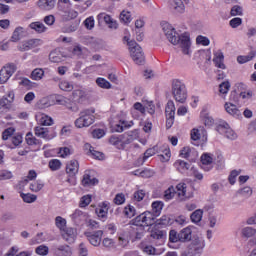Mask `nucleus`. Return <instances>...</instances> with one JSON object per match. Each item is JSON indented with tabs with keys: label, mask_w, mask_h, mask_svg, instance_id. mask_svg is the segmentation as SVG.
Here are the masks:
<instances>
[{
	"label": "nucleus",
	"mask_w": 256,
	"mask_h": 256,
	"mask_svg": "<svg viewBox=\"0 0 256 256\" xmlns=\"http://www.w3.org/2000/svg\"><path fill=\"white\" fill-rule=\"evenodd\" d=\"M95 213L100 221H107V215H109V202H102L95 209Z\"/></svg>",
	"instance_id": "obj_9"
},
{
	"label": "nucleus",
	"mask_w": 256,
	"mask_h": 256,
	"mask_svg": "<svg viewBox=\"0 0 256 256\" xmlns=\"http://www.w3.org/2000/svg\"><path fill=\"white\" fill-rule=\"evenodd\" d=\"M153 155H155L154 150H152V148H148L145 151L143 158L138 159V163H140V165H143V163H145V161H147L149 157H153Z\"/></svg>",
	"instance_id": "obj_44"
},
{
	"label": "nucleus",
	"mask_w": 256,
	"mask_h": 256,
	"mask_svg": "<svg viewBox=\"0 0 256 256\" xmlns=\"http://www.w3.org/2000/svg\"><path fill=\"white\" fill-rule=\"evenodd\" d=\"M83 25L86 27V29H88V31H91L95 28V18L93 16L86 18L83 22Z\"/></svg>",
	"instance_id": "obj_42"
},
{
	"label": "nucleus",
	"mask_w": 256,
	"mask_h": 256,
	"mask_svg": "<svg viewBox=\"0 0 256 256\" xmlns=\"http://www.w3.org/2000/svg\"><path fill=\"white\" fill-rule=\"evenodd\" d=\"M96 85L100 87V89H111V82L105 78L98 77L96 79Z\"/></svg>",
	"instance_id": "obj_35"
},
{
	"label": "nucleus",
	"mask_w": 256,
	"mask_h": 256,
	"mask_svg": "<svg viewBox=\"0 0 256 256\" xmlns=\"http://www.w3.org/2000/svg\"><path fill=\"white\" fill-rule=\"evenodd\" d=\"M43 187H45V185L41 182V180H38L35 183L30 184V190H32L34 193H39V191H41Z\"/></svg>",
	"instance_id": "obj_50"
},
{
	"label": "nucleus",
	"mask_w": 256,
	"mask_h": 256,
	"mask_svg": "<svg viewBox=\"0 0 256 256\" xmlns=\"http://www.w3.org/2000/svg\"><path fill=\"white\" fill-rule=\"evenodd\" d=\"M85 237L93 247H99L101 245V239L103 238V230H97L94 232H85Z\"/></svg>",
	"instance_id": "obj_7"
},
{
	"label": "nucleus",
	"mask_w": 256,
	"mask_h": 256,
	"mask_svg": "<svg viewBox=\"0 0 256 256\" xmlns=\"http://www.w3.org/2000/svg\"><path fill=\"white\" fill-rule=\"evenodd\" d=\"M66 173L70 177H75L79 173V162L77 160H71L66 166Z\"/></svg>",
	"instance_id": "obj_21"
},
{
	"label": "nucleus",
	"mask_w": 256,
	"mask_h": 256,
	"mask_svg": "<svg viewBox=\"0 0 256 256\" xmlns=\"http://www.w3.org/2000/svg\"><path fill=\"white\" fill-rule=\"evenodd\" d=\"M79 29V22H73L64 28L65 33H75Z\"/></svg>",
	"instance_id": "obj_60"
},
{
	"label": "nucleus",
	"mask_w": 256,
	"mask_h": 256,
	"mask_svg": "<svg viewBox=\"0 0 256 256\" xmlns=\"http://www.w3.org/2000/svg\"><path fill=\"white\" fill-rule=\"evenodd\" d=\"M21 199H23L24 203H35L37 201V195L31 193H21Z\"/></svg>",
	"instance_id": "obj_36"
},
{
	"label": "nucleus",
	"mask_w": 256,
	"mask_h": 256,
	"mask_svg": "<svg viewBox=\"0 0 256 256\" xmlns=\"http://www.w3.org/2000/svg\"><path fill=\"white\" fill-rule=\"evenodd\" d=\"M15 133V128L14 127H9L6 128L3 132H2V140L3 141H7V139H9V137H12V135Z\"/></svg>",
	"instance_id": "obj_51"
},
{
	"label": "nucleus",
	"mask_w": 256,
	"mask_h": 256,
	"mask_svg": "<svg viewBox=\"0 0 256 256\" xmlns=\"http://www.w3.org/2000/svg\"><path fill=\"white\" fill-rule=\"evenodd\" d=\"M152 213H154V215L158 216L161 215V211H163V207H165V203H163V201L161 200H156L154 202H152Z\"/></svg>",
	"instance_id": "obj_28"
},
{
	"label": "nucleus",
	"mask_w": 256,
	"mask_h": 256,
	"mask_svg": "<svg viewBox=\"0 0 256 256\" xmlns=\"http://www.w3.org/2000/svg\"><path fill=\"white\" fill-rule=\"evenodd\" d=\"M53 253L56 256H71L73 252L71 251V247L69 245H60L53 248Z\"/></svg>",
	"instance_id": "obj_16"
},
{
	"label": "nucleus",
	"mask_w": 256,
	"mask_h": 256,
	"mask_svg": "<svg viewBox=\"0 0 256 256\" xmlns=\"http://www.w3.org/2000/svg\"><path fill=\"white\" fill-rule=\"evenodd\" d=\"M240 195H243V197H251L253 195V190L251 187L246 186L238 191Z\"/></svg>",
	"instance_id": "obj_61"
},
{
	"label": "nucleus",
	"mask_w": 256,
	"mask_h": 256,
	"mask_svg": "<svg viewBox=\"0 0 256 256\" xmlns=\"http://www.w3.org/2000/svg\"><path fill=\"white\" fill-rule=\"evenodd\" d=\"M144 215V221H145V227H151L153 225L157 226V217L154 212H143Z\"/></svg>",
	"instance_id": "obj_20"
},
{
	"label": "nucleus",
	"mask_w": 256,
	"mask_h": 256,
	"mask_svg": "<svg viewBox=\"0 0 256 256\" xmlns=\"http://www.w3.org/2000/svg\"><path fill=\"white\" fill-rule=\"evenodd\" d=\"M95 123V117L91 116H80L75 120V127L78 129H83V127H89Z\"/></svg>",
	"instance_id": "obj_10"
},
{
	"label": "nucleus",
	"mask_w": 256,
	"mask_h": 256,
	"mask_svg": "<svg viewBox=\"0 0 256 256\" xmlns=\"http://www.w3.org/2000/svg\"><path fill=\"white\" fill-rule=\"evenodd\" d=\"M44 75L45 71L43 69L35 68L31 73V79H33V81H41Z\"/></svg>",
	"instance_id": "obj_34"
},
{
	"label": "nucleus",
	"mask_w": 256,
	"mask_h": 256,
	"mask_svg": "<svg viewBox=\"0 0 256 256\" xmlns=\"http://www.w3.org/2000/svg\"><path fill=\"white\" fill-rule=\"evenodd\" d=\"M136 211L137 210L129 204L124 208V215L125 217H128V219H131L132 217H135Z\"/></svg>",
	"instance_id": "obj_43"
},
{
	"label": "nucleus",
	"mask_w": 256,
	"mask_h": 256,
	"mask_svg": "<svg viewBox=\"0 0 256 256\" xmlns=\"http://www.w3.org/2000/svg\"><path fill=\"white\" fill-rule=\"evenodd\" d=\"M35 252L37 253V255H49V247H47L46 245H40L36 248Z\"/></svg>",
	"instance_id": "obj_57"
},
{
	"label": "nucleus",
	"mask_w": 256,
	"mask_h": 256,
	"mask_svg": "<svg viewBox=\"0 0 256 256\" xmlns=\"http://www.w3.org/2000/svg\"><path fill=\"white\" fill-rule=\"evenodd\" d=\"M255 57H256V51L252 50L247 56H243V55L238 56L237 61L240 65H244V63H249V61H253Z\"/></svg>",
	"instance_id": "obj_29"
},
{
	"label": "nucleus",
	"mask_w": 256,
	"mask_h": 256,
	"mask_svg": "<svg viewBox=\"0 0 256 256\" xmlns=\"http://www.w3.org/2000/svg\"><path fill=\"white\" fill-rule=\"evenodd\" d=\"M175 197V188L170 186L167 190L164 191V199L165 201H171Z\"/></svg>",
	"instance_id": "obj_46"
},
{
	"label": "nucleus",
	"mask_w": 256,
	"mask_h": 256,
	"mask_svg": "<svg viewBox=\"0 0 256 256\" xmlns=\"http://www.w3.org/2000/svg\"><path fill=\"white\" fill-rule=\"evenodd\" d=\"M201 163H202V169H204V171H211L212 167H209V165H211V163H213V158L211 157V155L204 153L201 156Z\"/></svg>",
	"instance_id": "obj_26"
},
{
	"label": "nucleus",
	"mask_w": 256,
	"mask_h": 256,
	"mask_svg": "<svg viewBox=\"0 0 256 256\" xmlns=\"http://www.w3.org/2000/svg\"><path fill=\"white\" fill-rule=\"evenodd\" d=\"M97 19L98 21H104V23L108 25L109 29H117V27H119L117 21H114L113 18H111V15H108L106 13L98 14Z\"/></svg>",
	"instance_id": "obj_13"
},
{
	"label": "nucleus",
	"mask_w": 256,
	"mask_h": 256,
	"mask_svg": "<svg viewBox=\"0 0 256 256\" xmlns=\"http://www.w3.org/2000/svg\"><path fill=\"white\" fill-rule=\"evenodd\" d=\"M91 203V195L82 196L80 199V207H87Z\"/></svg>",
	"instance_id": "obj_64"
},
{
	"label": "nucleus",
	"mask_w": 256,
	"mask_h": 256,
	"mask_svg": "<svg viewBox=\"0 0 256 256\" xmlns=\"http://www.w3.org/2000/svg\"><path fill=\"white\" fill-rule=\"evenodd\" d=\"M55 225L60 231H65V227H67V220L61 216H57L55 218Z\"/></svg>",
	"instance_id": "obj_37"
},
{
	"label": "nucleus",
	"mask_w": 256,
	"mask_h": 256,
	"mask_svg": "<svg viewBox=\"0 0 256 256\" xmlns=\"http://www.w3.org/2000/svg\"><path fill=\"white\" fill-rule=\"evenodd\" d=\"M88 146H89V151H90L91 155L94 156V159H98L99 161H101L103 159V157H105V154L95 150V148L93 146H91V145H88Z\"/></svg>",
	"instance_id": "obj_53"
},
{
	"label": "nucleus",
	"mask_w": 256,
	"mask_h": 256,
	"mask_svg": "<svg viewBox=\"0 0 256 256\" xmlns=\"http://www.w3.org/2000/svg\"><path fill=\"white\" fill-rule=\"evenodd\" d=\"M71 99L74 101V103L83 104L85 101H87V92L81 89L73 90Z\"/></svg>",
	"instance_id": "obj_14"
},
{
	"label": "nucleus",
	"mask_w": 256,
	"mask_h": 256,
	"mask_svg": "<svg viewBox=\"0 0 256 256\" xmlns=\"http://www.w3.org/2000/svg\"><path fill=\"white\" fill-rule=\"evenodd\" d=\"M65 233L62 235L63 239L68 243H74L77 238V229L75 228H64Z\"/></svg>",
	"instance_id": "obj_17"
},
{
	"label": "nucleus",
	"mask_w": 256,
	"mask_h": 256,
	"mask_svg": "<svg viewBox=\"0 0 256 256\" xmlns=\"http://www.w3.org/2000/svg\"><path fill=\"white\" fill-rule=\"evenodd\" d=\"M62 165L63 164L61 163V160H59V159H52L48 163V167L52 171H59V169H61Z\"/></svg>",
	"instance_id": "obj_38"
},
{
	"label": "nucleus",
	"mask_w": 256,
	"mask_h": 256,
	"mask_svg": "<svg viewBox=\"0 0 256 256\" xmlns=\"http://www.w3.org/2000/svg\"><path fill=\"white\" fill-rule=\"evenodd\" d=\"M174 167L177 169V171H179V173L185 174L187 171H189V169H191V164L185 162L184 160H177L174 163Z\"/></svg>",
	"instance_id": "obj_24"
},
{
	"label": "nucleus",
	"mask_w": 256,
	"mask_h": 256,
	"mask_svg": "<svg viewBox=\"0 0 256 256\" xmlns=\"http://www.w3.org/2000/svg\"><path fill=\"white\" fill-rule=\"evenodd\" d=\"M203 219V210L197 209L190 215V220L192 223H201V220Z\"/></svg>",
	"instance_id": "obj_33"
},
{
	"label": "nucleus",
	"mask_w": 256,
	"mask_h": 256,
	"mask_svg": "<svg viewBox=\"0 0 256 256\" xmlns=\"http://www.w3.org/2000/svg\"><path fill=\"white\" fill-rule=\"evenodd\" d=\"M143 252L147 255H157V249L151 245H145L143 247Z\"/></svg>",
	"instance_id": "obj_62"
},
{
	"label": "nucleus",
	"mask_w": 256,
	"mask_h": 256,
	"mask_svg": "<svg viewBox=\"0 0 256 256\" xmlns=\"http://www.w3.org/2000/svg\"><path fill=\"white\" fill-rule=\"evenodd\" d=\"M256 233V229L253 227H245L242 229V235L243 237H247L249 239V237H253V235H255Z\"/></svg>",
	"instance_id": "obj_55"
},
{
	"label": "nucleus",
	"mask_w": 256,
	"mask_h": 256,
	"mask_svg": "<svg viewBox=\"0 0 256 256\" xmlns=\"http://www.w3.org/2000/svg\"><path fill=\"white\" fill-rule=\"evenodd\" d=\"M175 223L173 216L163 215L160 219L156 220V227H169Z\"/></svg>",
	"instance_id": "obj_19"
},
{
	"label": "nucleus",
	"mask_w": 256,
	"mask_h": 256,
	"mask_svg": "<svg viewBox=\"0 0 256 256\" xmlns=\"http://www.w3.org/2000/svg\"><path fill=\"white\" fill-rule=\"evenodd\" d=\"M124 41H127V45L130 51V57L136 65H145V53L143 48L137 44L135 40H130L127 36H124Z\"/></svg>",
	"instance_id": "obj_3"
},
{
	"label": "nucleus",
	"mask_w": 256,
	"mask_h": 256,
	"mask_svg": "<svg viewBox=\"0 0 256 256\" xmlns=\"http://www.w3.org/2000/svg\"><path fill=\"white\" fill-rule=\"evenodd\" d=\"M162 31L169 43L172 45H180L183 54L189 55V51L191 49V38L188 35H179L177 30H175V28H173V26L167 22L162 24Z\"/></svg>",
	"instance_id": "obj_1"
},
{
	"label": "nucleus",
	"mask_w": 256,
	"mask_h": 256,
	"mask_svg": "<svg viewBox=\"0 0 256 256\" xmlns=\"http://www.w3.org/2000/svg\"><path fill=\"white\" fill-rule=\"evenodd\" d=\"M114 203L115 205H123V203H125V194L123 193L116 194L114 198Z\"/></svg>",
	"instance_id": "obj_63"
},
{
	"label": "nucleus",
	"mask_w": 256,
	"mask_h": 256,
	"mask_svg": "<svg viewBox=\"0 0 256 256\" xmlns=\"http://www.w3.org/2000/svg\"><path fill=\"white\" fill-rule=\"evenodd\" d=\"M191 155L197 157V151L189 146L183 147L180 151V157H183V159H189Z\"/></svg>",
	"instance_id": "obj_30"
},
{
	"label": "nucleus",
	"mask_w": 256,
	"mask_h": 256,
	"mask_svg": "<svg viewBox=\"0 0 256 256\" xmlns=\"http://www.w3.org/2000/svg\"><path fill=\"white\" fill-rule=\"evenodd\" d=\"M120 21L122 22V23H131V21H132V18H131V12H129V11H122L121 13H120Z\"/></svg>",
	"instance_id": "obj_49"
},
{
	"label": "nucleus",
	"mask_w": 256,
	"mask_h": 256,
	"mask_svg": "<svg viewBox=\"0 0 256 256\" xmlns=\"http://www.w3.org/2000/svg\"><path fill=\"white\" fill-rule=\"evenodd\" d=\"M197 45H203L204 47H208L211 44V40H209L206 36L199 35L196 38Z\"/></svg>",
	"instance_id": "obj_45"
},
{
	"label": "nucleus",
	"mask_w": 256,
	"mask_h": 256,
	"mask_svg": "<svg viewBox=\"0 0 256 256\" xmlns=\"http://www.w3.org/2000/svg\"><path fill=\"white\" fill-rule=\"evenodd\" d=\"M165 116L166 129H171L175 123V103L172 100H169L166 105Z\"/></svg>",
	"instance_id": "obj_5"
},
{
	"label": "nucleus",
	"mask_w": 256,
	"mask_h": 256,
	"mask_svg": "<svg viewBox=\"0 0 256 256\" xmlns=\"http://www.w3.org/2000/svg\"><path fill=\"white\" fill-rule=\"evenodd\" d=\"M171 91L177 103H185L187 101V86L180 79L172 80Z\"/></svg>",
	"instance_id": "obj_4"
},
{
	"label": "nucleus",
	"mask_w": 256,
	"mask_h": 256,
	"mask_svg": "<svg viewBox=\"0 0 256 256\" xmlns=\"http://www.w3.org/2000/svg\"><path fill=\"white\" fill-rule=\"evenodd\" d=\"M239 175H241V170H239V171L232 170L230 172V175L228 176V181H229L230 185H233L234 183L237 182V177H239Z\"/></svg>",
	"instance_id": "obj_48"
},
{
	"label": "nucleus",
	"mask_w": 256,
	"mask_h": 256,
	"mask_svg": "<svg viewBox=\"0 0 256 256\" xmlns=\"http://www.w3.org/2000/svg\"><path fill=\"white\" fill-rule=\"evenodd\" d=\"M131 225H134L135 227L139 229H145V217L144 214H140L136 216L134 219L131 220Z\"/></svg>",
	"instance_id": "obj_27"
},
{
	"label": "nucleus",
	"mask_w": 256,
	"mask_h": 256,
	"mask_svg": "<svg viewBox=\"0 0 256 256\" xmlns=\"http://www.w3.org/2000/svg\"><path fill=\"white\" fill-rule=\"evenodd\" d=\"M9 179H13V172L9 170H1L0 171V181H7Z\"/></svg>",
	"instance_id": "obj_52"
},
{
	"label": "nucleus",
	"mask_w": 256,
	"mask_h": 256,
	"mask_svg": "<svg viewBox=\"0 0 256 256\" xmlns=\"http://www.w3.org/2000/svg\"><path fill=\"white\" fill-rule=\"evenodd\" d=\"M152 150L154 152V155H156V153H164V154H160L158 155L160 161H162V163H165V161H169V159H171V149L169 148V146H153Z\"/></svg>",
	"instance_id": "obj_8"
},
{
	"label": "nucleus",
	"mask_w": 256,
	"mask_h": 256,
	"mask_svg": "<svg viewBox=\"0 0 256 256\" xmlns=\"http://www.w3.org/2000/svg\"><path fill=\"white\" fill-rule=\"evenodd\" d=\"M83 187H94L95 185H99V179L91 178V174L85 173L82 179Z\"/></svg>",
	"instance_id": "obj_23"
},
{
	"label": "nucleus",
	"mask_w": 256,
	"mask_h": 256,
	"mask_svg": "<svg viewBox=\"0 0 256 256\" xmlns=\"http://www.w3.org/2000/svg\"><path fill=\"white\" fill-rule=\"evenodd\" d=\"M15 71H17V66H15V64H10L7 67H3L0 70V85L7 83Z\"/></svg>",
	"instance_id": "obj_6"
},
{
	"label": "nucleus",
	"mask_w": 256,
	"mask_h": 256,
	"mask_svg": "<svg viewBox=\"0 0 256 256\" xmlns=\"http://www.w3.org/2000/svg\"><path fill=\"white\" fill-rule=\"evenodd\" d=\"M201 251H203V248L197 246V244L190 245L188 247V250L186 251L185 256H197L201 255Z\"/></svg>",
	"instance_id": "obj_31"
},
{
	"label": "nucleus",
	"mask_w": 256,
	"mask_h": 256,
	"mask_svg": "<svg viewBox=\"0 0 256 256\" xmlns=\"http://www.w3.org/2000/svg\"><path fill=\"white\" fill-rule=\"evenodd\" d=\"M193 234V226H188L182 230H180V243H189L191 241Z\"/></svg>",
	"instance_id": "obj_15"
},
{
	"label": "nucleus",
	"mask_w": 256,
	"mask_h": 256,
	"mask_svg": "<svg viewBox=\"0 0 256 256\" xmlns=\"http://www.w3.org/2000/svg\"><path fill=\"white\" fill-rule=\"evenodd\" d=\"M174 9L178 11V13H183V11H185L183 0H174Z\"/></svg>",
	"instance_id": "obj_59"
},
{
	"label": "nucleus",
	"mask_w": 256,
	"mask_h": 256,
	"mask_svg": "<svg viewBox=\"0 0 256 256\" xmlns=\"http://www.w3.org/2000/svg\"><path fill=\"white\" fill-rule=\"evenodd\" d=\"M57 0H38L37 5L42 11H51L55 9V4Z\"/></svg>",
	"instance_id": "obj_18"
},
{
	"label": "nucleus",
	"mask_w": 256,
	"mask_h": 256,
	"mask_svg": "<svg viewBox=\"0 0 256 256\" xmlns=\"http://www.w3.org/2000/svg\"><path fill=\"white\" fill-rule=\"evenodd\" d=\"M229 89H231V83H229V81H224L219 85V91L222 95H227Z\"/></svg>",
	"instance_id": "obj_47"
},
{
	"label": "nucleus",
	"mask_w": 256,
	"mask_h": 256,
	"mask_svg": "<svg viewBox=\"0 0 256 256\" xmlns=\"http://www.w3.org/2000/svg\"><path fill=\"white\" fill-rule=\"evenodd\" d=\"M229 123L223 121L220 122L219 125L216 127V131H218V133H220V135H223V133H225V131H227V129H229Z\"/></svg>",
	"instance_id": "obj_58"
},
{
	"label": "nucleus",
	"mask_w": 256,
	"mask_h": 256,
	"mask_svg": "<svg viewBox=\"0 0 256 256\" xmlns=\"http://www.w3.org/2000/svg\"><path fill=\"white\" fill-rule=\"evenodd\" d=\"M231 17H243V7L239 5H234L230 10Z\"/></svg>",
	"instance_id": "obj_39"
},
{
	"label": "nucleus",
	"mask_w": 256,
	"mask_h": 256,
	"mask_svg": "<svg viewBox=\"0 0 256 256\" xmlns=\"http://www.w3.org/2000/svg\"><path fill=\"white\" fill-rule=\"evenodd\" d=\"M169 241L170 243H181L180 235L179 232H177V230H170Z\"/></svg>",
	"instance_id": "obj_41"
},
{
	"label": "nucleus",
	"mask_w": 256,
	"mask_h": 256,
	"mask_svg": "<svg viewBox=\"0 0 256 256\" xmlns=\"http://www.w3.org/2000/svg\"><path fill=\"white\" fill-rule=\"evenodd\" d=\"M71 217L75 225H81L85 221V213L79 209H76Z\"/></svg>",
	"instance_id": "obj_25"
},
{
	"label": "nucleus",
	"mask_w": 256,
	"mask_h": 256,
	"mask_svg": "<svg viewBox=\"0 0 256 256\" xmlns=\"http://www.w3.org/2000/svg\"><path fill=\"white\" fill-rule=\"evenodd\" d=\"M137 139H139V129H134L118 136L112 135L109 138V143L110 145H114L117 149L124 151L127 145H131V143L137 141Z\"/></svg>",
	"instance_id": "obj_2"
},
{
	"label": "nucleus",
	"mask_w": 256,
	"mask_h": 256,
	"mask_svg": "<svg viewBox=\"0 0 256 256\" xmlns=\"http://www.w3.org/2000/svg\"><path fill=\"white\" fill-rule=\"evenodd\" d=\"M223 61H225V55L223 54V52H215L213 58V63L215 67H218V69H225L226 66L225 63H223Z\"/></svg>",
	"instance_id": "obj_22"
},
{
	"label": "nucleus",
	"mask_w": 256,
	"mask_h": 256,
	"mask_svg": "<svg viewBox=\"0 0 256 256\" xmlns=\"http://www.w3.org/2000/svg\"><path fill=\"white\" fill-rule=\"evenodd\" d=\"M30 29L36 31V33H45L47 31V27L42 22H32L29 24Z\"/></svg>",
	"instance_id": "obj_32"
},
{
	"label": "nucleus",
	"mask_w": 256,
	"mask_h": 256,
	"mask_svg": "<svg viewBox=\"0 0 256 256\" xmlns=\"http://www.w3.org/2000/svg\"><path fill=\"white\" fill-rule=\"evenodd\" d=\"M242 23H243V19L239 18V17L232 18L229 21V25H230V27H232V29H237V27L242 25Z\"/></svg>",
	"instance_id": "obj_56"
},
{
	"label": "nucleus",
	"mask_w": 256,
	"mask_h": 256,
	"mask_svg": "<svg viewBox=\"0 0 256 256\" xmlns=\"http://www.w3.org/2000/svg\"><path fill=\"white\" fill-rule=\"evenodd\" d=\"M21 33H23V27H21V26L16 27L11 36V41H13V43H17V41H20Z\"/></svg>",
	"instance_id": "obj_40"
},
{
	"label": "nucleus",
	"mask_w": 256,
	"mask_h": 256,
	"mask_svg": "<svg viewBox=\"0 0 256 256\" xmlns=\"http://www.w3.org/2000/svg\"><path fill=\"white\" fill-rule=\"evenodd\" d=\"M123 125H125V120H120L118 124H114L111 127L112 133H123Z\"/></svg>",
	"instance_id": "obj_54"
},
{
	"label": "nucleus",
	"mask_w": 256,
	"mask_h": 256,
	"mask_svg": "<svg viewBox=\"0 0 256 256\" xmlns=\"http://www.w3.org/2000/svg\"><path fill=\"white\" fill-rule=\"evenodd\" d=\"M224 108L226 113H228L229 115H232V117H235V119H243L241 110H239L235 104L231 102H226L224 105Z\"/></svg>",
	"instance_id": "obj_12"
},
{
	"label": "nucleus",
	"mask_w": 256,
	"mask_h": 256,
	"mask_svg": "<svg viewBox=\"0 0 256 256\" xmlns=\"http://www.w3.org/2000/svg\"><path fill=\"white\" fill-rule=\"evenodd\" d=\"M34 133L36 137H41L42 139H46L47 141H51V139L57 137V133L49 135V128H44L42 126H36L34 128Z\"/></svg>",
	"instance_id": "obj_11"
}]
</instances>
